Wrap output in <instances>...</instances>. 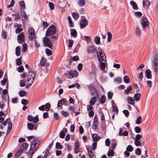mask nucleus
Here are the masks:
<instances>
[{"label":"nucleus","mask_w":158,"mask_h":158,"mask_svg":"<svg viewBox=\"0 0 158 158\" xmlns=\"http://www.w3.org/2000/svg\"><path fill=\"white\" fill-rule=\"evenodd\" d=\"M56 31V27L54 25H52L46 31V35L47 36H49L54 35Z\"/></svg>","instance_id":"f257e3e1"},{"label":"nucleus","mask_w":158,"mask_h":158,"mask_svg":"<svg viewBox=\"0 0 158 158\" xmlns=\"http://www.w3.org/2000/svg\"><path fill=\"white\" fill-rule=\"evenodd\" d=\"M153 69H158V53L155 52L152 61Z\"/></svg>","instance_id":"f03ea898"},{"label":"nucleus","mask_w":158,"mask_h":158,"mask_svg":"<svg viewBox=\"0 0 158 158\" xmlns=\"http://www.w3.org/2000/svg\"><path fill=\"white\" fill-rule=\"evenodd\" d=\"M28 35V38L30 40H32L35 39L36 36L35 34V32L34 29L33 28H29L27 32Z\"/></svg>","instance_id":"7ed1b4c3"},{"label":"nucleus","mask_w":158,"mask_h":158,"mask_svg":"<svg viewBox=\"0 0 158 158\" xmlns=\"http://www.w3.org/2000/svg\"><path fill=\"white\" fill-rule=\"evenodd\" d=\"M35 77V74L32 72H30L28 73L27 76V81H31L30 85H31L34 81Z\"/></svg>","instance_id":"20e7f679"},{"label":"nucleus","mask_w":158,"mask_h":158,"mask_svg":"<svg viewBox=\"0 0 158 158\" xmlns=\"http://www.w3.org/2000/svg\"><path fill=\"white\" fill-rule=\"evenodd\" d=\"M97 54L99 61L101 62L102 61H106V57L104 52H99V53H98V52H97Z\"/></svg>","instance_id":"39448f33"},{"label":"nucleus","mask_w":158,"mask_h":158,"mask_svg":"<svg viewBox=\"0 0 158 158\" xmlns=\"http://www.w3.org/2000/svg\"><path fill=\"white\" fill-rule=\"evenodd\" d=\"M65 75L68 77V78H72L78 76V73L76 71L71 70L69 73H66L64 74Z\"/></svg>","instance_id":"423d86ee"},{"label":"nucleus","mask_w":158,"mask_h":158,"mask_svg":"<svg viewBox=\"0 0 158 158\" xmlns=\"http://www.w3.org/2000/svg\"><path fill=\"white\" fill-rule=\"evenodd\" d=\"M43 43L44 46L48 47L50 49L52 48V44L49 38L44 37L43 38Z\"/></svg>","instance_id":"0eeeda50"},{"label":"nucleus","mask_w":158,"mask_h":158,"mask_svg":"<svg viewBox=\"0 0 158 158\" xmlns=\"http://www.w3.org/2000/svg\"><path fill=\"white\" fill-rule=\"evenodd\" d=\"M141 23L142 27L144 29L149 25V23L148 19L146 18H142Z\"/></svg>","instance_id":"6e6552de"},{"label":"nucleus","mask_w":158,"mask_h":158,"mask_svg":"<svg viewBox=\"0 0 158 158\" xmlns=\"http://www.w3.org/2000/svg\"><path fill=\"white\" fill-rule=\"evenodd\" d=\"M87 52L89 53L93 54L97 52H98L97 51V49L93 45H91L88 46L86 49Z\"/></svg>","instance_id":"1a4fd4ad"},{"label":"nucleus","mask_w":158,"mask_h":158,"mask_svg":"<svg viewBox=\"0 0 158 158\" xmlns=\"http://www.w3.org/2000/svg\"><path fill=\"white\" fill-rule=\"evenodd\" d=\"M21 15L22 17V20L23 24L25 23L27 19V16L25 11L23 10L21 11Z\"/></svg>","instance_id":"9d476101"},{"label":"nucleus","mask_w":158,"mask_h":158,"mask_svg":"<svg viewBox=\"0 0 158 158\" xmlns=\"http://www.w3.org/2000/svg\"><path fill=\"white\" fill-rule=\"evenodd\" d=\"M24 37L23 32L21 33L18 35L17 40L19 43L22 44L24 42Z\"/></svg>","instance_id":"9b49d317"},{"label":"nucleus","mask_w":158,"mask_h":158,"mask_svg":"<svg viewBox=\"0 0 158 158\" xmlns=\"http://www.w3.org/2000/svg\"><path fill=\"white\" fill-rule=\"evenodd\" d=\"M39 140L37 139H34L31 143V147L32 148H37V149L39 145Z\"/></svg>","instance_id":"f8f14e48"},{"label":"nucleus","mask_w":158,"mask_h":158,"mask_svg":"<svg viewBox=\"0 0 158 158\" xmlns=\"http://www.w3.org/2000/svg\"><path fill=\"white\" fill-rule=\"evenodd\" d=\"M88 21L86 19H82L80 23V27L81 29L84 28L88 24Z\"/></svg>","instance_id":"ddd939ff"},{"label":"nucleus","mask_w":158,"mask_h":158,"mask_svg":"<svg viewBox=\"0 0 158 158\" xmlns=\"http://www.w3.org/2000/svg\"><path fill=\"white\" fill-rule=\"evenodd\" d=\"M75 153L76 154L80 152L79 148V142L78 140L76 141L75 143Z\"/></svg>","instance_id":"4468645a"},{"label":"nucleus","mask_w":158,"mask_h":158,"mask_svg":"<svg viewBox=\"0 0 158 158\" xmlns=\"http://www.w3.org/2000/svg\"><path fill=\"white\" fill-rule=\"evenodd\" d=\"M92 148L90 146H88L86 148V149L88 151V155L90 158H92L94 156L93 152L92 151Z\"/></svg>","instance_id":"2eb2a0df"},{"label":"nucleus","mask_w":158,"mask_h":158,"mask_svg":"<svg viewBox=\"0 0 158 158\" xmlns=\"http://www.w3.org/2000/svg\"><path fill=\"white\" fill-rule=\"evenodd\" d=\"M123 129L122 128H120L119 129V131L118 133V135L119 136H127L128 135V133L127 131H125L123 132Z\"/></svg>","instance_id":"dca6fc26"},{"label":"nucleus","mask_w":158,"mask_h":158,"mask_svg":"<svg viewBox=\"0 0 158 158\" xmlns=\"http://www.w3.org/2000/svg\"><path fill=\"white\" fill-rule=\"evenodd\" d=\"M67 129L65 128H64L60 133V137L62 139L64 138L65 136V133H67Z\"/></svg>","instance_id":"f3484780"},{"label":"nucleus","mask_w":158,"mask_h":158,"mask_svg":"<svg viewBox=\"0 0 158 158\" xmlns=\"http://www.w3.org/2000/svg\"><path fill=\"white\" fill-rule=\"evenodd\" d=\"M27 127L28 129L30 130H32L34 129L36 130L37 129V127L35 126V125H34L33 124L31 123H28L27 124Z\"/></svg>","instance_id":"a211bd4d"},{"label":"nucleus","mask_w":158,"mask_h":158,"mask_svg":"<svg viewBox=\"0 0 158 158\" xmlns=\"http://www.w3.org/2000/svg\"><path fill=\"white\" fill-rule=\"evenodd\" d=\"M92 136L93 140L94 142H97L101 139L100 137L96 134H93Z\"/></svg>","instance_id":"6ab92c4d"},{"label":"nucleus","mask_w":158,"mask_h":158,"mask_svg":"<svg viewBox=\"0 0 158 158\" xmlns=\"http://www.w3.org/2000/svg\"><path fill=\"white\" fill-rule=\"evenodd\" d=\"M132 86L131 85H130L127 87L126 89L124 90V93L126 94H127L130 93V91L132 90Z\"/></svg>","instance_id":"aec40b11"},{"label":"nucleus","mask_w":158,"mask_h":158,"mask_svg":"<svg viewBox=\"0 0 158 158\" xmlns=\"http://www.w3.org/2000/svg\"><path fill=\"white\" fill-rule=\"evenodd\" d=\"M66 102V99L64 98L62 99L59 101L57 104V106L58 107H60L63 104V103H65Z\"/></svg>","instance_id":"412c9836"},{"label":"nucleus","mask_w":158,"mask_h":158,"mask_svg":"<svg viewBox=\"0 0 158 158\" xmlns=\"http://www.w3.org/2000/svg\"><path fill=\"white\" fill-rule=\"evenodd\" d=\"M127 100L128 103L131 105H134L135 103L134 100L131 97H128L127 98Z\"/></svg>","instance_id":"4be33fe9"},{"label":"nucleus","mask_w":158,"mask_h":158,"mask_svg":"<svg viewBox=\"0 0 158 158\" xmlns=\"http://www.w3.org/2000/svg\"><path fill=\"white\" fill-rule=\"evenodd\" d=\"M130 4L132 6L133 9L137 10L138 9V7L136 3L133 1H131L130 2Z\"/></svg>","instance_id":"5701e85b"},{"label":"nucleus","mask_w":158,"mask_h":158,"mask_svg":"<svg viewBox=\"0 0 158 158\" xmlns=\"http://www.w3.org/2000/svg\"><path fill=\"white\" fill-rule=\"evenodd\" d=\"M140 93H138L135 94L134 97V98L135 100L137 102L140 100Z\"/></svg>","instance_id":"b1692460"},{"label":"nucleus","mask_w":158,"mask_h":158,"mask_svg":"<svg viewBox=\"0 0 158 158\" xmlns=\"http://www.w3.org/2000/svg\"><path fill=\"white\" fill-rule=\"evenodd\" d=\"M19 5L20 7V8L21 10L25 8L26 6L25 4V2L23 1H22L20 2Z\"/></svg>","instance_id":"393cba45"},{"label":"nucleus","mask_w":158,"mask_h":158,"mask_svg":"<svg viewBox=\"0 0 158 158\" xmlns=\"http://www.w3.org/2000/svg\"><path fill=\"white\" fill-rule=\"evenodd\" d=\"M70 34L74 37H77V32L75 29H72L71 30Z\"/></svg>","instance_id":"a878e982"},{"label":"nucleus","mask_w":158,"mask_h":158,"mask_svg":"<svg viewBox=\"0 0 158 158\" xmlns=\"http://www.w3.org/2000/svg\"><path fill=\"white\" fill-rule=\"evenodd\" d=\"M97 100V98L95 97H93L91 98L89 102V104L93 106L94 105Z\"/></svg>","instance_id":"bb28decb"},{"label":"nucleus","mask_w":158,"mask_h":158,"mask_svg":"<svg viewBox=\"0 0 158 158\" xmlns=\"http://www.w3.org/2000/svg\"><path fill=\"white\" fill-rule=\"evenodd\" d=\"M145 73L147 78L150 79L151 78L152 75L150 70H146Z\"/></svg>","instance_id":"cd10ccee"},{"label":"nucleus","mask_w":158,"mask_h":158,"mask_svg":"<svg viewBox=\"0 0 158 158\" xmlns=\"http://www.w3.org/2000/svg\"><path fill=\"white\" fill-rule=\"evenodd\" d=\"M143 7L145 6L148 7L150 5V2L148 0L144 1V0H143Z\"/></svg>","instance_id":"c85d7f7f"},{"label":"nucleus","mask_w":158,"mask_h":158,"mask_svg":"<svg viewBox=\"0 0 158 158\" xmlns=\"http://www.w3.org/2000/svg\"><path fill=\"white\" fill-rule=\"evenodd\" d=\"M20 47L19 46L15 48V54L18 56H19L20 55Z\"/></svg>","instance_id":"c756f323"},{"label":"nucleus","mask_w":158,"mask_h":158,"mask_svg":"<svg viewBox=\"0 0 158 158\" xmlns=\"http://www.w3.org/2000/svg\"><path fill=\"white\" fill-rule=\"evenodd\" d=\"M95 43L97 44H100V38L98 36H96L94 39Z\"/></svg>","instance_id":"7c9ffc66"},{"label":"nucleus","mask_w":158,"mask_h":158,"mask_svg":"<svg viewBox=\"0 0 158 158\" xmlns=\"http://www.w3.org/2000/svg\"><path fill=\"white\" fill-rule=\"evenodd\" d=\"M27 93L23 90H20L19 91V95L21 97H23L27 94Z\"/></svg>","instance_id":"2f4dec72"},{"label":"nucleus","mask_w":158,"mask_h":158,"mask_svg":"<svg viewBox=\"0 0 158 158\" xmlns=\"http://www.w3.org/2000/svg\"><path fill=\"white\" fill-rule=\"evenodd\" d=\"M37 150V148H32L31 147H30V149L29 151V153L30 154L32 155L31 157H32V155Z\"/></svg>","instance_id":"473e14b6"},{"label":"nucleus","mask_w":158,"mask_h":158,"mask_svg":"<svg viewBox=\"0 0 158 158\" xmlns=\"http://www.w3.org/2000/svg\"><path fill=\"white\" fill-rule=\"evenodd\" d=\"M135 33L136 35L139 36L140 35L141 31L139 28L138 27L135 28Z\"/></svg>","instance_id":"72a5a7b5"},{"label":"nucleus","mask_w":158,"mask_h":158,"mask_svg":"<svg viewBox=\"0 0 158 158\" xmlns=\"http://www.w3.org/2000/svg\"><path fill=\"white\" fill-rule=\"evenodd\" d=\"M46 62V59L44 57H42L40 61V65H44Z\"/></svg>","instance_id":"f704fd0d"},{"label":"nucleus","mask_w":158,"mask_h":158,"mask_svg":"<svg viewBox=\"0 0 158 158\" xmlns=\"http://www.w3.org/2000/svg\"><path fill=\"white\" fill-rule=\"evenodd\" d=\"M44 106H45V110L46 111H49L50 109V107L51 106L50 104L49 103H46Z\"/></svg>","instance_id":"c9c22d12"},{"label":"nucleus","mask_w":158,"mask_h":158,"mask_svg":"<svg viewBox=\"0 0 158 158\" xmlns=\"http://www.w3.org/2000/svg\"><path fill=\"white\" fill-rule=\"evenodd\" d=\"M21 18L20 16L19 12H16L15 13V20L17 21V20L20 19Z\"/></svg>","instance_id":"e433bc0d"},{"label":"nucleus","mask_w":158,"mask_h":158,"mask_svg":"<svg viewBox=\"0 0 158 158\" xmlns=\"http://www.w3.org/2000/svg\"><path fill=\"white\" fill-rule=\"evenodd\" d=\"M100 67L101 69H105L106 68L105 63L103 62H101L100 63Z\"/></svg>","instance_id":"4c0bfd02"},{"label":"nucleus","mask_w":158,"mask_h":158,"mask_svg":"<svg viewBox=\"0 0 158 158\" xmlns=\"http://www.w3.org/2000/svg\"><path fill=\"white\" fill-rule=\"evenodd\" d=\"M142 121V118L141 117L139 116L137 118L136 123L137 124H140L141 123Z\"/></svg>","instance_id":"58836bf2"},{"label":"nucleus","mask_w":158,"mask_h":158,"mask_svg":"<svg viewBox=\"0 0 158 158\" xmlns=\"http://www.w3.org/2000/svg\"><path fill=\"white\" fill-rule=\"evenodd\" d=\"M133 150V148L131 145H128L126 148L127 151L129 152H132Z\"/></svg>","instance_id":"ea45409f"},{"label":"nucleus","mask_w":158,"mask_h":158,"mask_svg":"<svg viewBox=\"0 0 158 158\" xmlns=\"http://www.w3.org/2000/svg\"><path fill=\"white\" fill-rule=\"evenodd\" d=\"M142 15V14L140 11H137L135 13V15L137 17L139 18L141 17Z\"/></svg>","instance_id":"a19ab883"},{"label":"nucleus","mask_w":158,"mask_h":158,"mask_svg":"<svg viewBox=\"0 0 158 158\" xmlns=\"http://www.w3.org/2000/svg\"><path fill=\"white\" fill-rule=\"evenodd\" d=\"M124 82L126 83H128L130 82V79L127 76H125L123 77Z\"/></svg>","instance_id":"79ce46f5"},{"label":"nucleus","mask_w":158,"mask_h":158,"mask_svg":"<svg viewBox=\"0 0 158 158\" xmlns=\"http://www.w3.org/2000/svg\"><path fill=\"white\" fill-rule=\"evenodd\" d=\"M107 35L108 37L107 40L108 42H110L111 40L112 35L110 32H108L107 33Z\"/></svg>","instance_id":"37998d69"},{"label":"nucleus","mask_w":158,"mask_h":158,"mask_svg":"<svg viewBox=\"0 0 158 158\" xmlns=\"http://www.w3.org/2000/svg\"><path fill=\"white\" fill-rule=\"evenodd\" d=\"M45 52L48 56H50L52 54V51L50 49L48 48L46 49Z\"/></svg>","instance_id":"c03bdc74"},{"label":"nucleus","mask_w":158,"mask_h":158,"mask_svg":"<svg viewBox=\"0 0 158 158\" xmlns=\"http://www.w3.org/2000/svg\"><path fill=\"white\" fill-rule=\"evenodd\" d=\"M39 120L38 115H36L34 118L33 120V122L34 123H36L38 122Z\"/></svg>","instance_id":"a18cd8bd"},{"label":"nucleus","mask_w":158,"mask_h":158,"mask_svg":"<svg viewBox=\"0 0 158 158\" xmlns=\"http://www.w3.org/2000/svg\"><path fill=\"white\" fill-rule=\"evenodd\" d=\"M72 15L73 17L75 20L77 19L79 17L78 14L75 13L74 12L72 13Z\"/></svg>","instance_id":"49530a36"},{"label":"nucleus","mask_w":158,"mask_h":158,"mask_svg":"<svg viewBox=\"0 0 158 158\" xmlns=\"http://www.w3.org/2000/svg\"><path fill=\"white\" fill-rule=\"evenodd\" d=\"M2 35L4 38V39H6L7 38L6 32L5 31H2Z\"/></svg>","instance_id":"de8ad7c7"},{"label":"nucleus","mask_w":158,"mask_h":158,"mask_svg":"<svg viewBox=\"0 0 158 158\" xmlns=\"http://www.w3.org/2000/svg\"><path fill=\"white\" fill-rule=\"evenodd\" d=\"M23 150L21 148L19 149L15 154L16 156H18L19 155L22 154L23 152Z\"/></svg>","instance_id":"09e8293b"},{"label":"nucleus","mask_w":158,"mask_h":158,"mask_svg":"<svg viewBox=\"0 0 158 158\" xmlns=\"http://www.w3.org/2000/svg\"><path fill=\"white\" fill-rule=\"evenodd\" d=\"M101 103L103 104L105 102V98L104 95H102L100 99Z\"/></svg>","instance_id":"8fccbe9b"},{"label":"nucleus","mask_w":158,"mask_h":158,"mask_svg":"<svg viewBox=\"0 0 158 158\" xmlns=\"http://www.w3.org/2000/svg\"><path fill=\"white\" fill-rule=\"evenodd\" d=\"M56 148L59 149H61L62 148V146L60 143L57 142L56 143Z\"/></svg>","instance_id":"3c124183"},{"label":"nucleus","mask_w":158,"mask_h":158,"mask_svg":"<svg viewBox=\"0 0 158 158\" xmlns=\"http://www.w3.org/2000/svg\"><path fill=\"white\" fill-rule=\"evenodd\" d=\"M78 3L80 5L83 6L85 4V0H79Z\"/></svg>","instance_id":"603ef678"},{"label":"nucleus","mask_w":158,"mask_h":158,"mask_svg":"<svg viewBox=\"0 0 158 158\" xmlns=\"http://www.w3.org/2000/svg\"><path fill=\"white\" fill-rule=\"evenodd\" d=\"M134 143L135 144L136 146H140L141 145V143L139 140H134Z\"/></svg>","instance_id":"864d4df0"},{"label":"nucleus","mask_w":158,"mask_h":158,"mask_svg":"<svg viewBox=\"0 0 158 158\" xmlns=\"http://www.w3.org/2000/svg\"><path fill=\"white\" fill-rule=\"evenodd\" d=\"M74 43L73 41L72 40H69V48H72L73 44Z\"/></svg>","instance_id":"5fc2aeb1"},{"label":"nucleus","mask_w":158,"mask_h":158,"mask_svg":"<svg viewBox=\"0 0 158 158\" xmlns=\"http://www.w3.org/2000/svg\"><path fill=\"white\" fill-rule=\"evenodd\" d=\"M28 101L26 99H23L22 100L21 103L24 105H27L28 104Z\"/></svg>","instance_id":"6e6d98bb"},{"label":"nucleus","mask_w":158,"mask_h":158,"mask_svg":"<svg viewBox=\"0 0 158 158\" xmlns=\"http://www.w3.org/2000/svg\"><path fill=\"white\" fill-rule=\"evenodd\" d=\"M135 131L137 133H139L141 131V128L138 127H136L134 128Z\"/></svg>","instance_id":"4d7b16f0"},{"label":"nucleus","mask_w":158,"mask_h":158,"mask_svg":"<svg viewBox=\"0 0 158 158\" xmlns=\"http://www.w3.org/2000/svg\"><path fill=\"white\" fill-rule=\"evenodd\" d=\"M23 47L22 51L24 52L27 50V44L26 43L23 44Z\"/></svg>","instance_id":"13d9d810"},{"label":"nucleus","mask_w":158,"mask_h":158,"mask_svg":"<svg viewBox=\"0 0 158 158\" xmlns=\"http://www.w3.org/2000/svg\"><path fill=\"white\" fill-rule=\"evenodd\" d=\"M114 155V151L112 150H110L107 153V156H113Z\"/></svg>","instance_id":"bf43d9fd"},{"label":"nucleus","mask_w":158,"mask_h":158,"mask_svg":"<svg viewBox=\"0 0 158 158\" xmlns=\"http://www.w3.org/2000/svg\"><path fill=\"white\" fill-rule=\"evenodd\" d=\"M16 64L18 65H20L21 64V59L20 58H18L16 60Z\"/></svg>","instance_id":"052dcab7"},{"label":"nucleus","mask_w":158,"mask_h":158,"mask_svg":"<svg viewBox=\"0 0 158 158\" xmlns=\"http://www.w3.org/2000/svg\"><path fill=\"white\" fill-rule=\"evenodd\" d=\"M135 153L138 155H140L141 153V151L139 148H138L135 150Z\"/></svg>","instance_id":"680f3d73"},{"label":"nucleus","mask_w":158,"mask_h":158,"mask_svg":"<svg viewBox=\"0 0 158 158\" xmlns=\"http://www.w3.org/2000/svg\"><path fill=\"white\" fill-rule=\"evenodd\" d=\"M61 114L62 115L65 117L68 116L69 115V114L67 112L65 111H61Z\"/></svg>","instance_id":"e2e57ef3"},{"label":"nucleus","mask_w":158,"mask_h":158,"mask_svg":"<svg viewBox=\"0 0 158 158\" xmlns=\"http://www.w3.org/2000/svg\"><path fill=\"white\" fill-rule=\"evenodd\" d=\"M141 138L142 136L141 135L139 134H137L135 136V140H139Z\"/></svg>","instance_id":"0e129e2a"},{"label":"nucleus","mask_w":158,"mask_h":158,"mask_svg":"<svg viewBox=\"0 0 158 158\" xmlns=\"http://www.w3.org/2000/svg\"><path fill=\"white\" fill-rule=\"evenodd\" d=\"M113 95V93H111L110 91H109L108 93V98L109 99H111Z\"/></svg>","instance_id":"69168bd1"},{"label":"nucleus","mask_w":158,"mask_h":158,"mask_svg":"<svg viewBox=\"0 0 158 158\" xmlns=\"http://www.w3.org/2000/svg\"><path fill=\"white\" fill-rule=\"evenodd\" d=\"M106 145L107 146H109L110 144V141L109 139H106L105 140Z\"/></svg>","instance_id":"338daca9"},{"label":"nucleus","mask_w":158,"mask_h":158,"mask_svg":"<svg viewBox=\"0 0 158 158\" xmlns=\"http://www.w3.org/2000/svg\"><path fill=\"white\" fill-rule=\"evenodd\" d=\"M49 5L51 10H53L54 9V5L52 3L49 2Z\"/></svg>","instance_id":"774afa93"}]
</instances>
